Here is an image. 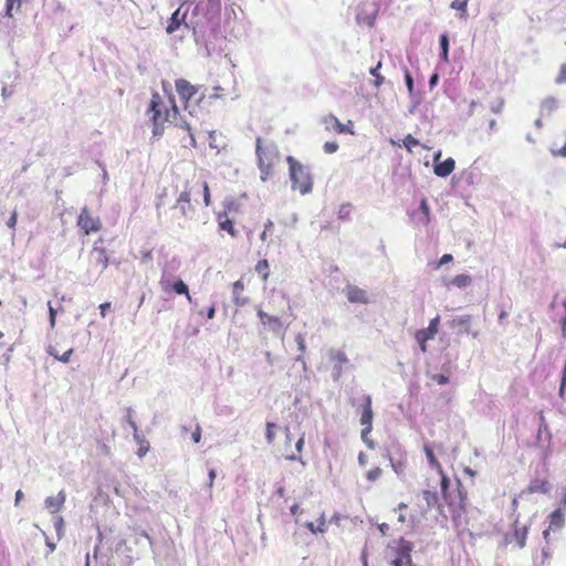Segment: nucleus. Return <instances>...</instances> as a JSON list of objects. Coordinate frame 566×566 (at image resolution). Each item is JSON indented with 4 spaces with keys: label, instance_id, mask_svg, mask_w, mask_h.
<instances>
[{
    "label": "nucleus",
    "instance_id": "nucleus-60",
    "mask_svg": "<svg viewBox=\"0 0 566 566\" xmlns=\"http://www.w3.org/2000/svg\"><path fill=\"white\" fill-rule=\"evenodd\" d=\"M216 476H217L216 470L214 469L209 470V473H208V478H209L208 488L209 489L212 488Z\"/></svg>",
    "mask_w": 566,
    "mask_h": 566
},
{
    "label": "nucleus",
    "instance_id": "nucleus-32",
    "mask_svg": "<svg viewBox=\"0 0 566 566\" xmlns=\"http://www.w3.org/2000/svg\"><path fill=\"white\" fill-rule=\"evenodd\" d=\"M471 283H472V277L468 274L455 275L451 281V284L459 289H464V287L469 286Z\"/></svg>",
    "mask_w": 566,
    "mask_h": 566
},
{
    "label": "nucleus",
    "instance_id": "nucleus-10",
    "mask_svg": "<svg viewBox=\"0 0 566 566\" xmlns=\"http://www.w3.org/2000/svg\"><path fill=\"white\" fill-rule=\"evenodd\" d=\"M175 85L176 91L179 94L180 98L186 103L193 98L201 88L200 86L192 85L189 81L185 78H178Z\"/></svg>",
    "mask_w": 566,
    "mask_h": 566
},
{
    "label": "nucleus",
    "instance_id": "nucleus-43",
    "mask_svg": "<svg viewBox=\"0 0 566 566\" xmlns=\"http://www.w3.org/2000/svg\"><path fill=\"white\" fill-rule=\"evenodd\" d=\"M430 379L436 381L439 385H446L449 382V377L443 374H431L429 375Z\"/></svg>",
    "mask_w": 566,
    "mask_h": 566
},
{
    "label": "nucleus",
    "instance_id": "nucleus-30",
    "mask_svg": "<svg viewBox=\"0 0 566 566\" xmlns=\"http://www.w3.org/2000/svg\"><path fill=\"white\" fill-rule=\"evenodd\" d=\"M423 450H424V453H426V457L428 459L429 464L433 469H436L438 471V473H442V467L439 463V461L437 460V458H436V455L433 453L432 448L429 444H424Z\"/></svg>",
    "mask_w": 566,
    "mask_h": 566
},
{
    "label": "nucleus",
    "instance_id": "nucleus-52",
    "mask_svg": "<svg viewBox=\"0 0 566 566\" xmlns=\"http://www.w3.org/2000/svg\"><path fill=\"white\" fill-rule=\"evenodd\" d=\"M295 342L297 344L298 350L303 354L306 349L305 339L301 334H297L295 337Z\"/></svg>",
    "mask_w": 566,
    "mask_h": 566
},
{
    "label": "nucleus",
    "instance_id": "nucleus-47",
    "mask_svg": "<svg viewBox=\"0 0 566 566\" xmlns=\"http://www.w3.org/2000/svg\"><path fill=\"white\" fill-rule=\"evenodd\" d=\"M201 188H202V195H203V202L208 207L211 203L209 186H208V184L206 181H203L201 184Z\"/></svg>",
    "mask_w": 566,
    "mask_h": 566
},
{
    "label": "nucleus",
    "instance_id": "nucleus-8",
    "mask_svg": "<svg viewBox=\"0 0 566 566\" xmlns=\"http://www.w3.org/2000/svg\"><path fill=\"white\" fill-rule=\"evenodd\" d=\"M565 524V512H563V507H557L554 512H552L548 516V527L544 530L543 536L544 539L548 543L551 532H556L563 528Z\"/></svg>",
    "mask_w": 566,
    "mask_h": 566
},
{
    "label": "nucleus",
    "instance_id": "nucleus-16",
    "mask_svg": "<svg viewBox=\"0 0 566 566\" xmlns=\"http://www.w3.org/2000/svg\"><path fill=\"white\" fill-rule=\"evenodd\" d=\"M66 500V493L64 490H61L55 496H48L44 500L45 509L51 513L55 514L61 511Z\"/></svg>",
    "mask_w": 566,
    "mask_h": 566
},
{
    "label": "nucleus",
    "instance_id": "nucleus-34",
    "mask_svg": "<svg viewBox=\"0 0 566 566\" xmlns=\"http://www.w3.org/2000/svg\"><path fill=\"white\" fill-rule=\"evenodd\" d=\"M255 271L262 275L263 281H266L270 275L268 260H260L255 265Z\"/></svg>",
    "mask_w": 566,
    "mask_h": 566
},
{
    "label": "nucleus",
    "instance_id": "nucleus-37",
    "mask_svg": "<svg viewBox=\"0 0 566 566\" xmlns=\"http://www.w3.org/2000/svg\"><path fill=\"white\" fill-rule=\"evenodd\" d=\"M53 525L56 531L57 538L60 539L64 533V520L60 515L53 516Z\"/></svg>",
    "mask_w": 566,
    "mask_h": 566
},
{
    "label": "nucleus",
    "instance_id": "nucleus-27",
    "mask_svg": "<svg viewBox=\"0 0 566 566\" xmlns=\"http://www.w3.org/2000/svg\"><path fill=\"white\" fill-rule=\"evenodd\" d=\"M174 291L179 295H186L188 301L191 303V296L189 294L188 285L180 279H177L170 286V292Z\"/></svg>",
    "mask_w": 566,
    "mask_h": 566
},
{
    "label": "nucleus",
    "instance_id": "nucleus-59",
    "mask_svg": "<svg viewBox=\"0 0 566 566\" xmlns=\"http://www.w3.org/2000/svg\"><path fill=\"white\" fill-rule=\"evenodd\" d=\"M563 305L565 308V315L562 319V337L566 338V301H564Z\"/></svg>",
    "mask_w": 566,
    "mask_h": 566
},
{
    "label": "nucleus",
    "instance_id": "nucleus-15",
    "mask_svg": "<svg viewBox=\"0 0 566 566\" xmlns=\"http://www.w3.org/2000/svg\"><path fill=\"white\" fill-rule=\"evenodd\" d=\"M344 293L350 303H359V304L368 303V297H367L366 291L356 285L347 284L344 289Z\"/></svg>",
    "mask_w": 566,
    "mask_h": 566
},
{
    "label": "nucleus",
    "instance_id": "nucleus-44",
    "mask_svg": "<svg viewBox=\"0 0 566 566\" xmlns=\"http://www.w3.org/2000/svg\"><path fill=\"white\" fill-rule=\"evenodd\" d=\"M258 166L261 171V179L263 181H265L271 174V168L273 165H266V164L261 165L260 163H258Z\"/></svg>",
    "mask_w": 566,
    "mask_h": 566
},
{
    "label": "nucleus",
    "instance_id": "nucleus-18",
    "mask_svg": "<svg viewBox=\"0 0 566 566\" xmlns=\"http://www.w3.org/2000/svg\"><path fill=\"white\" fill-rule=\"evenodd\" d=\"M374 412L371 409V397L369 395L364 396V403L361 405V426H373Z\"/></svg>",
    "mask_w": 566,
    "mask_h": 566
},
{
    "label": "nucleus",
    "instance_id": "nucleus-4",
    "mask_svg": "<svg viewBox=\"0 0 566 566\" xmlns=\"http://www.w3.org/2000/svg\"><path fill=\"white\" fill-rule=\"evenodd\" d=\"M441 475V492L443 495V500L446 503H448L449 512L452 515L453 518L460 516L461 511L463 510V501L464 496L460 491H458L457 497L458 502H454L451 499V495L448 492V488L450 484L449 479L442 473H439Z\"/></svg>",
    "mask_w": 566,
    "mask_h": 566
},
{
    "label": "nucleus",
    "instance_id": "nucleus-9",
    "mask_svg": "<svg viewBox=\"0 0 566 566\" xmlns=\"http://www.w3.org/2000/svg\"><path fill=\"white\" fill-rule=\"evenodd\" d=\"M322 122L325 125V129H327V130L333 129L338 134L354 135V130H353L354 124L352 120H348L347 124H342L336 116L329 114V115L323 117Z\"/></svg>",
    "mask_w": 566,
    "mask_h": 566
},
{
    "label": "nucleus",
    "instance_id": "nucleus-23",
    "mask_svg": "<svg viewBox=\"0 0 566 566\" xmlns=\"http://www.w3.org/2000/svg\"><path fill=\"white\" fill-rule=\"evenodd\" d=\"M176 269L174 268L171 271L165 266L164 270H163V273H161V276H160V281H159V284H160V287L161 290L165 292V293H169L170 292V286L171 284L177 280L174 275V271Z\"/></svg>",
    "mask_w": 566,
    "mask_h": 566
},
{
    "label": "nucleus",
    "instance_id": "nucleus-28",
    "mask_svg": "<svg viewBox=\"0 0 566 566\" xmlns=\"http://www.w3.org/2000/svg\"><path fill=\"white\" fill-rule=\"evenodd\" d=\"M440 44V59L443 62H449V35L447 33H442L439 38Z\"/></svg>",
    "mask_w": 566,
    "mask_h": 566
},
{
    "label": "nucleus",
    "instance_id": "nucleus-42",
    "mask_svg": "<svg viewBox=\"0 0 566 566\" xmlns=\"http://www.w3.org/2000/svg\"><path fill=\"white\" fill-rule=\"evenodd\" d=\"M405 83L408 88L409 95L413 96V78L408 70L405 71Z\"/></svg>",
    "mask_w": 566,
    "mask_h": 566
},
{
    "label": "nucleus",
    "instance_id": "nucleus-11",
    "mask_svg": "<svg viewBox=\"0 0 566 566\" xmlns=\"http://www.w3.org/2000/svg\"><path fill=\"white\" fill-rule=\"evenodd\" d=\"M527 533H528L527 526L526 525L520 526L518 522L515 521L513 524V532L507 533L505 535V542L506 543L515 542L518 548H523L526 543Z\"/></svg>",
    "mask_w": 566,
    "mask_h": 566
},
{
    "label": "nucleus",
    "instance_id": "nucleus-63",
    "mask_svg": "<svg viewBox=\"0 0 566 566\" xmlns=\"http://www.w3.org/2000/svg\"><path fill=\"white\" fill-rule=\"evenodd\" d=\"M542 555L544 558H549L552 556V549L549 547V542H546V546L542 549Z\"/></svg>",
    "mask_w": 566,
    "mask_h": 566
},
{
    "label": "nucleus",
    "instance_id": "nucleus-50",
    "mask_svg": "<svg viewBox=\"0 0 566 566\" xmlns=\"http://www.w3.org/2000/svg\"><path fill=\"white\" fill-rule=\"evenodd\" d=\"M555 82L557 84L566 83V64H562L559 74L556 77Z\"/></svg>",
    "mask_w": 566,
    "mask_h": 566
},
{
    "label": "nucleus",
    "instance_id": "nucleus-54",
    "mask_svg": "<svg viewBox=\"0 0 566 566\" xmlns=\"http://www.w3.org/2000/svg\"><path fill=\"white\" fill-rule=\"evenodd\" d=\"M17 219H18V213H17V211H13L7 221V226L11 229H14V227L17 224Z\"/></svg>",
    "mask_w": 566,
    "mask_h": 566
},
{
    "label": "nucleus",
    "instance_id": "nucleus-31",
    "mask_svg": "<svg viewBox=\"0 0 566 566\" xmlns=\"http://www.w3.org/2000/svg\"><path fill=\"white\" fill-rule=\"evenodd\" d=\"M134 440L139 446L137 455L143 458L149 450V442L139 433L134 434Z\"/></svg>",
    "mask_w": 566,
    "mask_h": 566
},
{
    "label": "nucleus",
    "instance_id": "nucleus-57",
    "mask_svg": "<svg viewBox=\"0 0 566 566\" xmlns=\"http://www.w3.org/2000/svg\"><path fill=\"white\" fill-rule=\"evenodd\" d=\"M258 316L259 318L261 319V322L265 325L266 323H269V317H272V315H269L268 313H265L264 311L262 310H259L258 311Z\"/></svg>",
    "mask_w": 566,
    "mask_h": 566
},
{
    "label": "nucleus",
    "instance_id": "nucleus-64",
    "mask_svg": "<svg viewBox=\"0 0 566 566\" xmlns=\"http://www.w3.org/2000/svg\"><path fill=\"white\" fill-rule=\"evenodd\" d=\"M553 154L555 156H560V157L566 158V142H565V145L560 149H558L557 151H553Z\"/></svg>",
    "mask_w": 566,
    "mask_h": 566
},
{
    "label": "nucleus",
    "instance_id": "nucleus-13",
    "mask_svg": "<svg viewBox=\"0 0 566 566\" xmlns=\"http://www.w3.org/2000/svg\"><path fill=\"white\" fill-rule=\"evenodd\" d=\"M440 324V316L437 315L434 318H432L429 323V326L427 328L419 329L416 333V339L418 343H427L430 339H433L436 334L438 333Z\"/></svg>",
    "mask_w": 566,
    "mask_h": 566
},
{
    "label": "nucleus",
    "instance_id": "nucleus-21",
    "mask_svg": "<svg viewBox=\"0 0 566 566\" xmlns=\"http://www.w3.org/2000/svg\"><path fill=\"white\" fill-rule=\"evenodd\" d=\"M415 219L418 224L427 226L430 222V208L426 198L420 200L419 209L415 213Z\"/></svg>",
    "mask_w": 566,
    "mask_h": 566
},
{
    "label": "nucleus",
    "instance_id": "nucleus-5",
    "mask_svg": "<svg viewBox=\"0 0 566 566\" xmlns=\"http://www.w3.org/2000/svg\"><path fill=\"white\" fill-rule=\"evenodd\" d=\"M472 316L471 315H460L454 316L452 319L448 321V326L454 331H457L458 335L461 334H470L473 338L479 336V332L471 331Z\"/></svg>",
    "mask_w": 566,
    "mask_h": 566
},
{
    "label": "nucleus",
    "instance_id": "nucleus-33",
    "mask_svg": "<svg viewBox=\"0 0 566 566\" xmlns=\"http://www.w3.org/2000/svg\"><path fill=\"white\" fill-rule=\"evenodd\" d=\"M218 219H219V227L221 230L227 231L233 238L237 237V231L233 227V222L230 219L226 218L224 220H222L221 214L218 216Z\"/></svg>",
    "mask_w": 566,
    "mask_h": 566
},
{
    "label": "nucleus",
    "instance_id": "nucleus-56",
    "mask_svg": "<svg viewBox=\"0 0 566 566\" xmlns=\"http://www.w3.org/2000/svg\"><path fill=\"white\" fill-rule=\"evenodd\" d=\"M191 439L195 443H198L201 439V430L200 427L197 426L195 431L191 433Z\"/></svg>",
    "mask_w": 566,
    "mask_h": 566
},
{
    "label": "nucleus",
    "instance_id": "nucleus-40",
    "mask_svg": "<svg viewBox=\"0 0 566 566\" xmlns=\"http://www.w3.org/2000/svg\"><path fill=\"white\" fill-rule=\"evenodd\" d=\"M402 144H403V146L406 147V149H407L408 151H410V153H411V151H412V148H413L415 146H418L420 143H419V140H418L417 138H415L411 134H408V135L403 138Z\"/></svg>",
    "mask_w": 566,
    "mask_h": 566
},
{
    "label": "nucleus",
    "instance_id": "nucleus-25",
    "mask_svg": "<svg viewBox=\"0 0 566 566\" xmlns=\"http://www.w3.org/2000/svg\"><path fill=\"white\" fill-rule=\"evenodd\" d=\"M305 527L313 534L325 533L327 531V523L325 514L323 513L318 518V526H315L313 522H306Z\"/></svg>",
    "mask_w": 566,
    "mask_h": 566
},
{
    "label": "nucleus",
    "instance_id": "nucleus-62",
    "mask_svg": "<svg viewBox=\"0 0 566 566\" xmlns=\"http://www.w3.org/2000/svg\"><path fill=\"white\" fill-rule=\"evenodd\" d=\"M438 81H439V75L437 73H433L429 78V87L433 88L438 84Z\"/></svg>",
    "mask_w": 566,
    "mask_h": 566
},
{
    "label": "nucleus",
    "instance_id": "nucleus-24",
    "mask_svg": "<svg viewBox=\"0 0 566 566\" xmlns=\"http://www.w3.org/2000/svg\"><path fill=\"white\" fill-rule=\"evenodd\" d=\"M177 207L180 209L182 216L189 217V213L192 212L190 203V192L182 191L179 195V198L177 200Z\"/></svg>",
    "mask_w": 566,
    "mask_h": 566
},
{
    "label": "nucleus",
    "instance_id": "nucleus-49",
    "mask_svg": "<svg viewBox=\"0 0 566 566\" xmlns=\"http://www.w3.org/2000/svg\"><path fill=\"white\" fill-rule=\"evenodd\" d=\"M381 475V469L375 468L367 472L366 476L369 481H376Z\"/></svg>",
    "mask_w": 566,
    "mask_h": 566
},
{
    "label": "nucleus",
    "instance_id": "nucleus-61",
    "mask_svg": "<svg viewBox=\"0 0 566 566\" xmlns=\"http://www.w3.org/2000/svg\"><path fill=\"white\" fill-rule=\"evenodd\" d=\"M453 260V256L451 254H443L438 263V266H441L443 264H447Z\"/></svg>",
    "mask_w": 566,
    "mask_h": 566
},
{
    "label": "nucleus",
    "instance_id": "nucleus-7",
    "mask_svg": "<svg viewBox=\"0 0 566 566\" xmlns=\"http://www.w3.org/2000/svg\"><path fill=\"white\" fill-rule=\"evenodd\" d=\"M77 226L84 231L85 234L96 232L101 229V220L91 216L88 209L84 207L77 218Z\"/></svg>",
    "mask_w": 566,
    "mask_h": 566
},
{
    "label": "nucleus",
    "instance_id": "nucleus-17",
    "mask_svg": "<svg viewBox=\"0 0 566 566\" xmlns=\"http://www.w3.org/2000/svg\"><path fill=\"white\" fill-rule=\"evenodd\" d=\"M422 497L426 501L427 510L437 507L440 515L447 518V513L444 512L443 504L440 502L439 495L437 492L426 490L422 493Z\"/></svg>",
    "mask_w": 566,
    "mask_h": 566
},
{
    "label": "nucleus",
    "instance_id": "nucleus-6",
    "mask_svg": "<svg viewBox=\"0 0 566 566\" xmlns=\"http://www.w3.org/2000/svg\"><path fill=\"white\" fill-rule=\"evenodd\" d=\"M258 163L261 165H273L277 157V149L274 144L262 145L261 138H256Z\"/></svg>",
    "mask_w": 566,
    "mask_h": 566
},
{
    "label": "nucleus",
    "instance_id": "nucleus-48",
    "mask_svg": "<svg viewBox=\"0 0 566 566\" xmlns=\"http://www.w3.org/2000/svg\"><path fill=\"white\" fill-rule=\"evenodd\" d=\"M15 3L18 6V8H20L21 0H7V3H6V15L7 17H12V10H13V7Z\"/></svg>",
    "mask_w": 566,
    "mask_h": 566
},
{
    "label": "nucleus",
    "instance_id": "nucleus-2",
    "mask_svg": "<svg viewBox=\"0 0 566 566\" xmlns=\"http://www.w3.org/2000/svg\"><path fill=\"white\" fill-rule=\"evenodd\" d=\"M286 160L290 166L292 189H298L302 195L310 193L313 188V180L308 168L303 166L292 156H289Z\"/></svg>",
    "mask_w": 566,
    "mask_h": 566
},
{
    "label": "nucleus",
    "instance_id": "nucleus-36",
    "mask_svg": "<svg viewBox=\"0 0 566 566\" xmlns=\"http://www.w3.org/2000/svg\"><path fill=\"white\" fill-rule=\"evenodd\" d=\"M547 491H548L547 482H544V481H541V482L536 481V482L532 483L527 489L528 493H535V492L546 493Z\"/></svg>",
    "mask_w": 566,
    "mask_h": 566
},
{
    "label": "nucleus",
    "instance_id": "nucleus-58",
    "mask_svg": "<svg viewBox=\"0 0 566 566\" xmlns=\"http://www.w3.org/2000/svg\"><path fill=\"white\" fill-rule=\"evenodd\" d=\"M176 126L190 130V125L185 119H178V117L172 122Z\"/></svg>",
    "mask_w": 566,
    "mask_h": 566
},
{
    "label": "nucleus",
    "instance_id": "nucleus-53",
    "mask_svg": "<svg viewBox=\"0 0 566 566\" xmlns=\"http://www.w3.org/2000/svg\"><path fill=\"white\" fill-rule=\"evenodd\" d=\"M273 227V222L271 220H268L266 223L264 224V230L263 232L260 234V239L262 241H265L266 240V237H268V231Z\"/></svg>",
    "mask_w": 566,
    "mask_h": 566
},
{
    "label": "nucleus",
    "instance_id": "nucleus-45",
    "mask_svg": "<svg viewBox=\"0 0 566 566\" xmlns=\"http://www.w3.org/2000/svg\"><path fill=\"white\" fill-rule=\"evenodd\" d=\"M338 144L337 142H326L324 145H323V149L326 154H334L338 150Z\"/></svg>",
    "mask_w": 566,
    "mask_h": 566
},
{
    "label": "nucleus",
    "instance_id": "nucleus-39",
    "mask_svg": "<svg viewBox=\"0 0 566 566\" xmlns=\"http://www.w3.org/2000/svg\"><path fill=\"white\" fill-rule=\"evenodd\" d=\"M381 67V63L379 62L375 67L370 69V74L375 76L374 85L379 87L384 83V76L380 75L379 70Z\"/></svg>",
    "mask_w": 566,
    "mask_h": 566
},
{
    "label": "nucleus",
    "instance_id": "nucleus-12",
    "mask_svg": "<svg viewBox=\"0 0 566 566\" xmlns=\"http://www.w3.org/2000/svg\"><path fill=\"white\" fill-rule=\"evenodd\" d=\"M331 359L335 363L333 367V379L338 380L344 371V365L348 363V358L344 352L332 349Z\"/></svg>",
    "mask_w": 566,
    "mask_h": 566
},
{
    "label": "nucleus",
    "instance_id": "nucleus-51",
    "mask_svg": "<svg viewBox=\"0 0 566 566\" xmlns=\"http://www.w3.org/2000/svg\"><path fill=\"white\" fill-rule=\"evenodd\" d=\"M566 387V360L562 373L560 386H559V396H564V390Z\"/></svg>",
    "mask_w": 566,
    "mask_h": 566
},
{
    "label": "nucleus",
    "instance_id": "nucleus-41",
    "mask_svg": "<svg viewBox=\"0 0 566 566\" xmlns=\"http://www.w3.org/2000/svg\"><path fill=\"white\" fill-rule=\"evenodd\" d=\"M275 427H276V424L273 423V422H268L266 423L265 438H266L268 443H270V444H272L274 442V439H275V434H274V431H273V429Z\"/></svg>",
    "mask_w": 566,
    "mask_h": 566
},
{
    "label": "nucleus",
    "instance_id": "nucleus-20",
    "mask_svg": "<svg viewBox=\"0 0 566 566\" xmlns=\"http://www.w3.org/2000/svg\"><path fill=\"white\" fill-rule=\"evenodd\" d=\"M454 167L455 161L449 157L443 161L434 164L433 171L438 177L446 178L453 171Z\"/></svg>",
    "mask_w": 566,
    "mask_h": 566
},
{
    "label": "nucleus",
    "instance_id": "nucleus-3",
    "mask_svg": "<svg viewBox=\"0 0 566 566\" xmlns=\"http://www.w3.org/2000/svg\"><path fill=\"white\" fill-rule=\"evenodd\" d=\"M90 262L92 269L87 270L84 277V283L87 285H92L109 263L105 249L97 247V242H95L93 249L90 252Z\"/></svg>",
    "mask_w": 566,
    "mask_h": 566
},
{
    "label": "nucleus",
    "instance_id": "nucleus-22",
    "mask_svg": "<svg viewBox=\"0 0 566 566\" xmlns=\"http://www.w3.org/2000/svg\"><path fill=\"white\" fill-rule=\"evenodd\" d=\"M243 290H244V285L242 283V281H237L233 283V285H232L233 297L232 298H233V303L239 307L244 306L249 302V298L242 295Z\"/></svg>",
    "mask_w": 566,
    "mask_h": 566
},
{
    "label": "nucleus",
    "instance_id": "nucleus-29",
    "mask_svg": "<svg viewBox=\"0 0 566 566\" xmlns=\"http://www.w3.org/2000/svg\"><path fill=\"white\" fill-rule=\"evenodd\" d=\"M468 1L469 0H453L450 4L451 9H454L458 11V17L460 19H467L468 15Z\"/></svg>",
    "mask_w": 566,
    "mask_h": 566
},
{
    "label": "nucleus",
    "instance_id": "nucleus-38",
    "mask_svg": "<svg viewBox=\"0 0 566 566\" xmlns=\"http://www.w3.org/2000/svg\"><path fill=\"white\" fill-rule=\"evenodd\" d=\"M373 430V426L368 427V426H364L363 430H361V433H360V437H361V440L369 448V449H374L375 444H374V441L370 440L368 438L369 433L371 432Z\"/></svg>",
    "mask_w": 566,
    "mask_h": 566
},
{
    "label": "nucleus",
    "instance_id": "nucleus-55",
    "mask_svg": "<svg viewBox=\"0 0 566 566\" xmlns=\"http://www.w3.org/2000/svg\"><path fill=\"white\" fill-rule=\"evenodd\" d=\"M73 353V349L70 348L69 350H66L63 355H59L57 357V360L59 361H62V363H69L70 361V358H71V355Z\"/></svg>",
    "mask_w": 566,
    "mask_h": 566
},
{
    "label": "nucleus",
    "instance_id": "nucleus-19",
    "mask_svg": "<svg viewBox=\"0 0 566 566\" xmlns=\"http://www.w3.org/2000/svg\"><path fill=\"white\" fill-rule=\"evenodd\" d=\"M182 6H180L170 17L166 32L172 34L180 25L185 22L187 11L181 12Z\"/></svg>",
    "mask_w": 566,
    "mask_h": 566
},
{
    "label": "nucleus",
    "instance_id": "nucleus-14",
    "mask_svg": "<svg viewBox=\"0 0 566 566\" xmlns=\"http://www.w3.org/2000/svg\"><path fill=\"white\" fill-rule=\"evenodd\" d=\"M412 544L403 538H400L397 547V556L394 560H401L402 565L413 566L411 559Z\"/></svg>",
    "mask_w": 566,
    "mask_h": 566
},
{
    "label": "nucleus",
    "instance_id": "nucleus-46",
    "mask_svg": "<svg viewBox=\"0 0 566 566\" xmlns=\"http://www.w3.org/2000/svg\"><path fill=\"white\" fill-rule=\"evenodd\" d=\"M475 168L472 166L470 169L465 172V180L469 185H473L476 181L478 174L475 172Z\"/></svg>",
    "mask_w": 566,
    "mask_h": 566
},
{
    "label": "nucleus",
    "instance_id": "nucleus-1",
    "mask_svg": "<svg viewBox=\"0 0 566 566\" xmlns=\"http://www.w3.org/2000/svg\"><path fill=\"white\" fill-rule=\"evenodd\" d=\"M171 111L168 109L166 103L163 97L157 93H153L149 106L147 108V115L153 124V138L157 139L164 134V125L169 122L172 123L179 112L178 107L170 99Z\"/></svg>",
    "mask_w": 566,
    "mask_h": 566
},
{
    "label": "nucleus",
    "instance_id": "nucleus-26",
    "mask_svg": "<svg viewBox=\"0 0 566 566\" xmlns=\"http://www.w3.org/2000/svg\"><path fill=\"white\" fill-rule=\"evenodd\" d=\"M558 107L557 99L554 97L545 98L541 104V115H551Z\"/></svg>",
    "mask_w": 566,
    "mask_h": 566
},
{
    "label": "nucleus",
    "instance_id": "nucleus-35",
    "mask_svg": "<svg viewBox=\"0 0 566 566\" xmlns=\"http://www.w3.org/2000/svg\"><path fill=\"white\" fill-rule=\"evenodd\" d=\"M266 324L269 325V328L274 334H281L282 333L283 324H282L281 319L277 316L269 317V323H266Z\"/></svg>",
    "mask_w": 566,
    "mask_h": 566
}]
</instances>
